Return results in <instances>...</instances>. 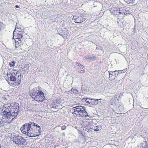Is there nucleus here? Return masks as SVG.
Returning a JSON list of instances; mask_svg holds the SVG:
<instances>
[{
    "instance_id": "obj_1",
    "label": "nucleus",
    "mask_w": 148,
    "mask_h": 148,
    "mask_svg": "<svg viewBox=\"0 0 148 148\" xmlns=\"http://www.w3.org/2000/svg\"><path fill=\"white\" fill-rule=\"evenodd\" d=\"M19 106L18 103H15L11 104H4L1 106L2 112L0 114V119L2 123L7 125L10 123L13 118L16 116L18 114Z\"/></svg>"
},
{
    "instance_id": "obj_2",
    "label": "nucleus",
    "mask_w": 148,
    "mask_h": 148,
    "mask_svg": "<svg viewBox=\"0 0 148 148\" xmlns=\"http://www.w3.org/2000/svg\"><path fill=\"white\" fill-rule=\"evenodd\" d=\"M21 76L20 71L13 69L9 70L5 77L10 86H16L21 83Z\"/></svg>"
},
{
    "instance_id": "obj_3",
    "label": "nucleus",
    "mask_w": 148,
    "mask_h": 148,
    "mask_svg": "<svg viewBox=\"0 0 148 148\" xmlns=\"http://www.w3.org/2000/svg\"><path fill=\"white\" fill-rule=\"evenodd\" d=\"M30 96L35 101L42 102L45 100L44 93L40 90L39 87H35L30 91Z\"/></svg>"
},
{
    "instance_id": "obj_4",
    "label": "nucleus",
    "mask_w": 148,
    "mask_h": 148,
    "mask_svg": "<svg viewBox=\"0 0 148 148\" xmlns=\"http://www.w3.org/2000/svg\"><path fill=\"white\" fill-rule=\"evenodd\" d=\"M74 111L73 114L75 116L78 115L82 117H86L88 116V114L86 112L85 108L82 106H77L73 108Z\"/></svg>"
},
{
    "instance_id": "obj_5",
    "label": "nucleus",
    "mask_w": 148,
    "mask_h": 148,
    "mask_svg": "<svg viewBox=\"0 0 148 148\" xmlns=\"http://www.w3.org/2000/svg\"><path fill=\"white\" fill-rule=\"evenodd\" d=\"M40 127L37 124L34 122L31 123V127L30 135L29 136L31 137H35L38 136L40 135L41 131Z\"/></svg>"
},
{
    "instance_id": "obj_6",
    "label": "nucleus",
    "mask_w": 148,
    "mask_h": 148,
    "mask_svg": "<svg viewBox=\"0 0 148 148\" xmlns=\"http://www.w3.org/2000/svg\"><path fill=\"white\" fill-rule=\"evenodd\" d=\"M11 139L13 143L18 146H22L25 143V139L19 134L13 135Z\"/></svg>"
},
{
    "instance_id": "obj_7",
    "label": "nucleus",
    "mask_w": 148,
    "mask_h": 148,
    "mask_svg": "<svg viewBox=\"0 0 148 148\" xmlns=\"http://www.w3.org/2000/svg\"><path fill=\"white\" fill-rule=\"evenodd\" d=\"M86 19V16L84 14H76L74 15L72 20L74 22L77 23L81 24L85 21Z\"/></svg>"
},
{
    "instance_id": "obj_8",
    "label": "nucleus",
    "mask_w": 148,
    "mask_h": 148,
    "mask_svg": "<svg viewBox=\"0 0 148 148\" xmlns=\"http://www.w3.org/2000/svg\"><path fill=\"white\" fill-rule=\"evenodd\" d=\"M29 123H26L23 125L21 128V130L22 132L25 134H27V135H30L31 127V122Z\"/></svg>"
},
{
    "instance_id": "obj_9",
    "label": "nucleus",
    "mask_w": 148,
    "mask_h": 148,
    "mask_svg": "<svg viewBox=\"0 0 148 148\" xmlns=\"http://www.w3.org/2000/svg\"><path fill=\"white\" fill-rule=\"evenodd\" d=\"M125 10H124L123 11H121L120 10L116 9L112 11V13L114 15H117L119 18H120L121 17L123 18L124 15L125 14Z\"/></svg>"
},
{
    "instance_id": "obj_10",
    "label": "nucleus",
    "mask_w": 148,
    "mask_h": 148,
    "mask_svg": "<svg viewBox=\"0 0 148 148\" xmlns=\"http://www.w3.org/2000/svg\"><path fill=\"white\" fill-rule=\"evenodd\" d=\"M13 38L15 39V40L21 39L23 37V32L19 33L18 32H16V31H14Z\"/></svg>"
},
{
    "instance_id": "obj_11",
    "label": "nucleus",
    "mask_w": 148,
    "mask_h": 148,
    "mask_svg": "<svg viewBox=\"0 0 148 148\" xmlns=\"http://www.w3.org/2000/svg\"><path fill=\"white\" fill-rule=\"evenodd\" d=\"M87 100V99H82V101H86L87 104L90 106L96 105L98 103V102H96L93 100V99H91L90 101Z\"/></svg>"
},
{
    "instance_id": "obj_12",
    "label": "nucleus",
    "mask_w": 148,
    "mask_h": 148,
    "mask_svg": "<svg viewBox=\"0 0 148 148\" xmlns=\"http://www.w3.org/2000/svg\"><path fill=\"white\" fill-rule=\"evenodd\" d=\"M15 47L16 48H19L22 44L21 39L15 40Z\"/></svg>"
},
{
    "instance_id": "obj_13",
    "label": "nucleus",
    "mask_w": 148,
    "mask_h": 148,
    "mask_svg": "<svg viewBox=\"0 0 148 148\" xmlns=\"http://www.w3.org/2000/svg\"><path fill=\"white\" fill-rule=\"evenodd\" d=\"M116 71H116L114 72H109V79L110 80H113L115 78L116 76L115 75H113L112 74Z\"/></svg>"
},
{
    "instance_id": "obj_14",
    "label": "nucleus",
    "mask_w": 148,
    "mask_h": 148,
    "mask_svg": "<svg viewBox=\"0 0 148 148\" xmlns=\"http://www.w3.org/2000/svg\"><path fill=\"white\" fill-rule=\"evenodd\" d=\"M138 148H147V143L146 142H144L141 145V146L139 147L138 146Z\"/></svg>"
},
{
    "instance_id": "obj_15",
    "label": "nucleus",
    "mask_w": 148,
    "mask_h": 148,
    "mask_svg": "<svg viewBox=\"0 0 148 148\" xmlns=\"http://www.w3.org/2000/svg\"><path fill=\"white\" fill-rule=\"evenodd\" d=\"M116 99H114L113 98H112L110 100V102L111 103V104L112 105H116Z\"/></svg>"
},
{
    "instance_id": "obj_16",
    "label": "nucleus",
    "mask_w": 148,
    "mask_h": 148,
    "mask_svg": "<svg viewBox=\"0 0 148 148\" xmlns=\"http://www.w3.org/2000/svg\"><path fill=\"white\" fill-rule=\"evenodd\" d=\"M125 2L128 4H132L133 3L135 0H123Z\"/></svg>"
},
{
    "instance_id": "obj_17",
    "label": "nucleus",
    "mask_w": 148,
    "mask_h": 148,
    "mask_svg": "<svg viewBox=\"0 0 148 148\" xmlns=\"http://www.w3.org/2000/svg\"><path fill=\"white\" fill-rule=\"evenodd\" d=\"M14 31H16V32H23L22 31V29L20 27L18 28L17 27H15V30Z\"/></svg>"
},
{
    "instance_id": "obj_18",
    "label": "nucleus",
    "mask_w": 148,
    "mask_h": 148,
    "mask_svg": "<svg viewBox=\"0 0 148 148\" xmlns=\"http://www.w3.org/2000/svg\"><path fill=\"white\" fill-rule=\"evenodd\" d=\"M3 24L2 22H0V32L3 28Z\"/></svg>"
},
{
    "instance_id": "obj_19",
    "label": "nucleus",
    "mask_w": 148,
    "mask_h": 148,
    "mask_svg": "<svg viewBox=\"0 0 148 148\" xmlns=\"http://www.w3.org/2000/svg\"><path fill=\"white\" fill-rule=\"evenodd\" d=\"M15 62H14V61L13 62H11V63L9 64L10 66V67L14 66V64H15Z\"/></svg>"
},
{
    "instance_id": "obj_20",
    "label": "nucleus",
    "mask_w": 148,
    "mask_h": 148,
    "mask_svg": "<svg viewBox=\"0 0 148 148\" xmlns=\"http://www.w3.org/2000/svg\"><path fill=\"white\" fill-rule=\"evenodd\" d=\"M66 128V127L65 125H63L61 127V129L62 130H64Z\"/></svg>"
},
{
    "instance_id": "obj_21",
    "label": "nucleus",
    "mask_w": 148,
    "mask_h": 148,
    "mask_svg": "<svg viewBox=\"0 0 148 148\" xmlns=\"http://www.w3.org/2000/svg\"><path fill=\"white\" fill-rule=\"evenodd\" d=\"M91 129V128H86V129L85 130V131H87V132H89L90 130V129Z\"/></svg>"
},
{
    "instance_id": "obj_22",
    "label": "nucleus",
    "mask_w": 148,
    "mask_h": 148,
    "mask_svg": "<svg viewBox=\"0 0 148 148\" xmlns=\"http://www.w3.org/2000/svg\"><path fill=\"white\" fill-rule=\"evenodd\" d=\"M79 133L81 134H82V135L84 137V138H85L86 136H85V134L82 132H80V133Z\"/></svg>"
},
{
    "instance_id": "obj_23",
    "label": "nucleus",
    "mask_w": 148,
    "mask_h": 148,
    "mask_svg": "<svg viewBox=\"0 0 148 148\" xmlns=\"http://www.w3.org/2000/svg\"><path fill=\"white\" fill-rule=\"evenodd\" d=\"M120 71L121 72V73H125L126 71V69H125L124 70H123L121 71Z\"/></svg>"
},
{
    "instance_id": "obj_24",
    "label": "nucleus",
    "mask_w": 148,
    "mask_h": 148,
    "mask_svg": "<svg viewBox=\"0 0 148 148\" xmlns=\"http://www.w3.org/2000/svg\"><path fill=\"white\" fill-rule=\"evenodd\" d=\"M93 100H94V101H98L99 100H101L102 99H93Z\"/></svg>"
},
{
    "instance_id": "obj_25",
    "label": "nucleus",
    "mask_w": 148,
    "mask_h": 148,
    "mask_svg": "<svg viewBox=\"0 0 148 148\" xmlns=\"http://www.w3.org/2000/svg\"><path fill=\"white\" fill-rule=\"evenodd\" d=\"M94 130L95 132H97L99 130V129L98 128H97L95 129H94Z\"/></svg>"
},
{
    "instance_id": "obj_26",
    "label": "nucleus",
    "mask_w": 148,
    "mask_h": 148,
    "mask_svg": "<svg viewBox=\"0 0 148 148\" xmlns=\"http://www.w3.org/2000/svg\"><path fill=\"white\" fill-rule=\"evenodd\" d=\"M84 72H85V71L84 70H81L80 71V73H84Z\"/></svg>"
},
{
    "instance_id": "obj_27",
    "label": "nucleus",
    "mask_w": 148,
    "mask_h": 148,
    "mask_svg": "<svg viewBox=\"0 0 148 148\" xmlns=\"http://www.w3.org/2000/svg\"><path fill=\"white\" fill-rule=\"evenodd\" d=\"M16 27H17L18 28H19V27H20V26H19L18 25V24H17V23L16 24Z\"/></svg>"
},
{
    "instance_id": "obj_28",
    "label": "nucleus",
    "mask_w": 148,
    "mask_h": 148,
    "mask_svg": "<svg viewBox=\"0 0 148 148\" xmlns=\"http://www.w3.org/2000/svg\"><path fill=\"white\" fill-rule=\"evenodd\" d=\"M15 7L18 8H19V6L18 5H16L15 6Z\"/></svg>"
},
{
    "instance_id": "obj_29",
    "label": "nucleus",
    "mask_w": 148,
    "mask_h": 148,
    "mask_svg": "<svg viewBox=\"0 0 148 148\" xmlns=\"http://www.w3.org/2000/svg\"><path fill=\"white\" fill-rule=\"evenodd\" d=\"M26 66H25V67H26L28 69L29 68V66H28L27 65H25Z\"/></svg>"
},
{
    "instance_id": "obj_30",
    "label": "nucleus",
    "mask_w": 148,
    "mask_h": 148,
    "mask_svg": "<svg viewBox=\"0 0 148 148\" xmlns=\"http://www.w3.org/2000/svg\"><path fill=\"white\" fill-rule=\"evenodd\" d=\"M73 90H74L76 91V90L75 89H71V91H73Z\"/></svg>"
},
{
    "instance_id": "obj_31",
    "label": "nucleus",
    "mask_w": 148,
    "mask_h": 148,
    "mask_svg": "<svg viewBox=\"0 0 148 148\" xmlns=\"http://www.w3.org/2000/svg\"><path fill=\"white\" fill-rule=\"evenodd\" d=\"M58 100H58V99H57L56 100V101H57Z\"/></svg>"
},
{
    "instance_id": "obj_32",
    "label": "nucleus",
    "mask_w": 148,
    "mask_h": 148,
    "mask_svg": "<svg viewBox=\"0 0 148 148\" xmlns=\"http://www.w3.org/2000/svg\"><path fill=\"white\" fill-rule=\"evenodd\" d=\"M120 16H122V14H120Z\"/></svg>"
},
{
    "instance_id": "obj_33",
    "label": "nucleus",
    "mask_w": 148,
    "mask_h": 148,
    "mask_svg": "<svg viewBox=\"0 0 148 148\" xmlns=\"http://www.w3.org/2000/svg\"><path fill=\"white\" fill-rule=\"evenodd\" d=\"M78 64V62H77V63H76V64Z\"/></svg>"
},
{
    "instance_id": "obj_34",
    "label": "nucleus",
    "mask_w": 148,
    "mask_h": 148,
    "mask_svg": "<svg viewBox=\"0 0 148 148\" xmlns=\"http://www.w3.org/2000/svg\"><path fill=\"white\" fill-rule=\"evenodd\" d=\"M78 64V62H77V63H76V64Z\"/></svg>"
}]
</instances>
